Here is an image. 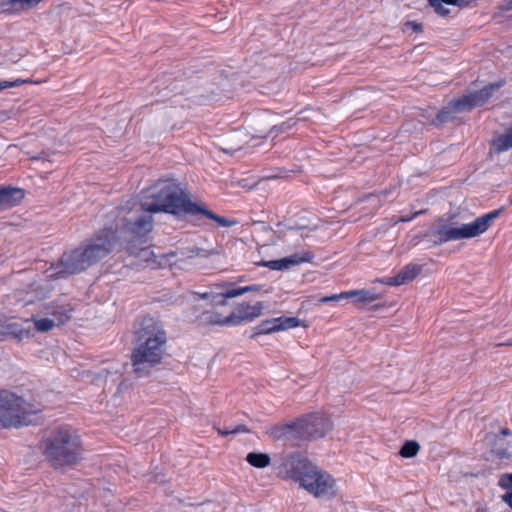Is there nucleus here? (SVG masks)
I'll return each instance as SVG.
<instances>
[{"label":"nucleus","mask_w":512,"mask_h":512,"mask_svg":"<svg viewBox=\"0 0 512 512\" xmlns=\"http://www.w3.org/2000/svg\"><path fill=\"white\" fill-rule=\"evenodd\" d=\"M135 334L137 347L131 355V362L134 373L144 377L149 375L152 367L160 363L166 334L152 317H144Z\"/></svg>","instance_id":"nucleus-1"},{"label":"nucleus","mask_w":512,"mask_h":512,"mask_svg":"<svg viewBox=\"0 0 512 512\" xmlns=\"http://www.w3.org/2000/svg\"><path fill=\"white\" fill-rule=\"evenodd\" d=\"M282 467L287 477L299 482L302 488L317 498L330 499L337 493L335 479L300 454L284 457Z\"/></svg>","instance_id":"nucleus-2"},{"label":"nucleus","mask_w":512,"mask_h":512,"mask_svg":"<svg viewBox=\"0 0 512 512\" xmlns=\"http://www.w3.org/2000/svg\"><path fill=\"white\" fill-rule=\"evenodd\" d=\"M116 241V231L109 229L97 234L85 246L63 253L60 258V273L75 274L86 270L107 256L113 250Z\"/></svg>","instance_id":"nucleus-3"},{"label":"nucleus","mask_w":512,"mask_h":512,"mask_svg":"<svg viewBox=\"0 0 512 512\" xmlns=\"http://www.w3.org/2000/svg\"><path fill=\"white\" fill-rule=\"evenodd\" d=\"M46 460L55 469H66L82 459V444L79 435L69 427H60L43 442Z\"/></svg>","instance_id":"nucleus-4"},{"label":"nucleus","mask_w":512,"mask_h":512,"mask_svg":"<svg viewBox=\"0 0 512 512\" xmlns=\"http://www.w3.org/2000/svg\"><path fill=\"white\" fill-rule=\"evenodd\" d=\"M256 286H246L240 288L228 289L223 292H195L194 291V312L202 309L197 315L199 324L233 326L230 323L231 311L224 312L223 308L227 304L228 298H234L248 291L256 290Z\"/></svg>","instance_id":"nucleus-5"},{"label":"nucleus","mask_w":512,"mask_h":512,"mask_svg":"<svg viewBox=\"0 0 512 512\" xmlns=\"http://www.w3.org/2000/svg\"><path fill=\"white\" fill-rule=\"evenodd\" d=\"M501 209L493 210L477 217L473 222L461 224L444 223L438 220L433 227L426 232L427 237L434 245H441L450 241L474 238L485 233L501 213Z\"/></svg>","instance_id":"nucleus-6"},{"label":"nucleus","mask_w":512,"mask_h":512,"mask_svg":"<svg viewBox=\"0 0 512 512\" xmlns=\"http://www.w3.org/2000/svg\"><path fill=\"white\" fill-rule=\"evenodd\" d=\"M143 207L150 212H166L181 216L192 211V202L174 183L149 189L142 197Z\"/></svg>","instance_id":"nucleus-7"},{"label":"nucleus","mask_w":512,"mask_h":512,"mask_svg":"<svg viewBox=\"0 0 512 512\" xmlns=\"http://www.w3.org/2000/svg\"><path fill=\"white\" fill-rule=\"evenodd\" d=\"M194 71V97L199 104H205L209 101H221L224 98H231L233 92L232 80L224 77L221 73L217 74L215 67L210 64L209 69L204 71L202 64L196 65Z\"/></svg>","instance_id":"nucleus-8"},{"label":"nucleus","mask_w":512,"mask_h":512,"mask_svg":"<svg viewBox=\"0 0 512 512\" xmlns=\"http://www.w3.org/2000/svg\"><path fill=\"white\" fill-rule=\"evenodd\" d=\"M152 213L143 207L142 199L140 203L135 202L131 207L118 208L121 231L127 241L134 243L133 247L147 242V236L153 227Z\"/></svg>","instance_id":"nucleus-9"},{"label":"nucleus","mask_w":512,"mask_h":512,"mask_svg":"<svg viewBox=\"0 0 512 512\" xmlns=\"http://www.w3.org/2000/svg\"><path fill=\"white\" fill-rule=\"evenodd\" d=\"M39 412L34 405L22 397L2 390L0 391V427H19L32 423L31 416Z\"/></svg>","instance_id":"nucleus-10"},{"label":"nucleus","mask_w":512,"mask_h":512,"mask_svg":"<svg viewBox=\"0 0 512 512\" xmlns=\"http://www.w3.org/2000/svg\"><path fill=\"white\" fill-rule=\"evenodd\" d=\"M237 221L215 214L201 202H194V235L204 232L203 239L209 242L213 237V231L219 227H231Z\"/></svg>","instance_id":"nucleus-11"},{"label":"nucleus","mask_w":512,"mask_h":512,"mask_svg":"<svg viewBox=\"0 0 512 512\" xmlns=\"http://www.w3.org/2000/svg\"><path fill=\"white\" fill-rule=\"evenodd\" d=\"M331 419L323 413H313L284 428V434L295 430L303 438L316 439L325 436L332 429Z\"/></svg>","instance_id":"nucleus-12"},{"label":"nucleus","mask_w":512,"mask_h":512,"mask_svg":"<svg viewBox=\"0 0 512 512\" xmlns=\"http://www.w3.org/2000/svg\"><path fill=\"white\" fill-rule=\"evenodd\" d=\"M500 83H493L479 91L463 95L461 98L450 102L453 110L457 112L469 111L473 108L484 105L492 96L493 92L500 88Z\"/></svg>","instance_id":"nucleus-13"},{"label":"nucleus","mask_w":512,"mask_h":512,"mask_svg":"<svg viewBox=\"0 0 512 512\" xmlns=\"http://www.w3.org/2000/svg\"><path fill=\"white\" fill-rule=\"evenodd\" d=\"M300 325V320L296 317H278L262 321L256 328L251 338L258 335L270 334L273 332L295 328Z\"/></svg>","instance_id":"nucleus-14"},{"label":"nucleus","mask_w":512,"mask_h":512,"mask_svg":"<svg viewBox=\"0 0 512 512\" xmlns=\"http://www.w3.org/2000/svg\"><path fill=\"white\" fill-rule=\"evenodd\" d=\"M221 249H205L194 243V266L201 270H210L217 268L220 262Z\"/></svg>","instance_id":"nucleus-15"},{"label":"nucleus","mask_w":512,"mask_h":512,"mask_svg":"<svg viewBox=\"0 0 512 512\" xmlns=\"http://www.w3.org/2000/svg\"><path fill=\"white\" fill-rule=\"evenodd\" d=\"M254 137H257V134L250 137L246 130L239 129L221 139L219 148L225 153H234L241 150Z\"/></svg>","instance_id":"nucleus-16"},{"label":"nucleus","mask_w":512,"mask_h":512,"mask_svg":"<svg viewBox=\"0 0 512 512\" xmlns=\"http://www.w3.org/2000/svg\"><path fill=\"white\" fill-rule=\"evenodd\" d=\"M273 122L274 121L268 112L261 113L258 118L254 120L253 129L257 134V137H264L268 130L284 132L296 124L294 119H290L279 126L274 125Z\"/></svg>","instance_id":"nucleus-17"},{"label":"nucleus","mask_w":512,"mask_h":512,"mask_svg":"<svg viewBox=\"0 0 512 512\" xmlns=\"http://www.w3.org/2000/svg\"><path fill=\"white\" fill-rule=\"evenodd\" d=\"M313 258V254L310 252H304L303 254L295 253L288 257L279 259V260H271V261H260L256 264L258 266L268 267L271 270H286L291 266L299 265L304 262H309Z\"/></svg>","instance_id":"nucleus-18"},{"label":"nucleus","mask_w":512,"mask_h":512,"mask_svg":"<svg viewBox=\"0 0 512 512\" xmlns=\"http://www.w3.org/2000/svg\"><path fill=\"white\" fill-rule=\"evenodd\" d=\"M262 309L263 304L261 302H257L255 305L240 303L231 311L230 323H232L233 326H237L244 321L253 320L261 315Z\"/></svg>","instance_id":"nucleus-19"},{"label":"nucleus","mask_w":512,"mask_h":512,"mask_svg":"<svg viewBox=\"0 0 512 512\" xmlns=\"http://www.w3.org/2000/svg\"><path fill=\"white\" fill-rule=\"evenodd\" d=\"M420 271V266L411 263L404 266L396 276L379 279L377 281L390 286H400L414 280L419 275Z\"/></svg>","instance_id":"nucleus-20"},{"label":"nucleus","mask_w":512,"mask_h":512,"mask_svg":"<svg viewBox=\"0 0 512 512\" xmlns=\"http://www.w3.org/2000/svg\"><path fill=\"white\" fill-rule=\"evenodd\" d=\"M43 0H7L1 3L2 12L16 14L36 7Z\"/></svg>","instance_id":"nucleus-21"},{"label":"nucleus","mask_w":512,"mask_h":512,"mask_svg":"<svg viewBox=\"0 0 512 512\" xmlns=\"http://www.w3.org/2000/svg\"><path fill=\"white\" fill-rule=\"evenodd\" d=\"M24 197V192L19 188L0 187V209L15 206Z\"/></svg>","instance_id":"nucleus-22"},{"label":"nucleus","mask_w":512,"mask_h":512,"mask_svg":"<svg viewBox=\"0 0 512 512\" xmlns=\"http://www.w3.org/2000/svg\"><path fill=\"white\" fill-rule=\"evenodd\" d=\"M512 148V126L504 133L496 136L492 141V149L497 153L508 151Z\"/></svg>","instance_id":"nucleus-23"},{"label":"nucleus","mask_w":512,"mask_h":512,"mask_svg":"<svg viewBox=\"0 0 512 512\" xmlns=\"http://www.w3.org/2000/svg\"><path fill=\"white\" fill-rule=\"evenodd\" d=\"M349 299H353L355 304L371 303L380 298V294L374 289H360L348 291Z\"/></svg>","instance_id":"nucleus-24"},{"label":"nucleus","mask_w":512,"mask_h":512,"mask_svg":"<svg viewBox=\"0 0 512 512\" xmlns=\"http://www.w3.org/2000/svg\"><path fill=\"white\" fill-rule=\"evenodd\" d=\"M492 452L499 458L512 457V442L506 441L505 438L495 435Z\"/></svg>","instance_id":"nucleus-25"},{"label":"nucleus","mask_w":512,"mask_h":512,"mask_svg":"<svg viewBox=\"0 0 512 512\" xmlns=\"http://www.w3.org/2000/svg\"><path fill=\"white\" fill-rule=\"evenodd\" d=\"M0 334L10 336L21 341L25 337L29 336V331L24 329L19 323L13 322L1 325Z\"/></svg>","instance_id":"nucleus-26"},{"label":"nucleus","mask_w":512,"mask_h":512,"mask_svg":"<svg viewBox=\"0 0 512 512\" xmlns=\"http://www.w3.org/2000/svg\"><path fill=\"white\" fill-rule=\"evenodd\" d=\"M71 311L72 309L69 305H56L51 307L48 314L60 326L70 319Z\"/></svg>","instance_id":"nucleus-27"},{"label":"nucleus","mask_w":512,"mask_h":512,"mask_svg":"<svg viewBox=\"0 0 512 512\" xmlns=\"http://www.w3.org/2000/svg\"><path fill=\"white\" fill-rule=\"evenodd\" d=\"M246 461L253 467L265 468L270 465V456L266 453L251 452L247 455Z\"/></svg>","instance_id":"nucleus-28"},{"label":"nucleus","mask_w":512,"mask_h":512,"mask_svg":"<svg viewBox=\"0 0 512 512\" xmlns=\"http://www.w3.org/2000/svg\"><path fill=\"white\" fill-rule=\"evenodd\" d=\"M498 484L500 487L507 490V492L502 495V500L512 508V473L502 475Z\"/></svg>","instance_id":"nucleus-29"},{"label":"nucleus","mask_w":512,"mask_h":512,"mask_svg":"<svg viewBox=\"0 0 512 512\" xmlns=\"http://www.w3.org/2000/svg\"><path fill=\"white\" fill-rule=\"evenodd\" d=\"M420 450V445L417 441H406L400 449L399 454L404 458H411L417 455Z\"/></svg>","instance_id":"nucleus-30"},{"label":"nucleus","mask_w":512,"mask_h":512,"mask_svg":"<svg viewBox=\"0 0 512 512\" xmlns=\"http://www.w3.org/2000/svg\"><path fill=\"white\" fill-rule=\"evenodd\" d=\"M35 329L39 332H48L55 326H59L55 320L51 318H41L34 320Z\"/></svg>","instance_id":"nucleus-31"},{"label":"nucleus","mask_w":512,"mask_h":512,"mask_svg":"<svg viewBox=\"0 0 512 512\" xmlns=\"http://www.w3.org/2000/svg\"><path fill=\"white\" fill-rule=\"evenodd\" d=\"M453 112L456 111L453 110V108L449 104L448 109H443L437 113L436 118L432 121V123L435 125H439L452 121L454 119Z\"/></svg>","instance_id":"nucleus-32"},{"label":"nucleus","mask_w":512,"mask_h":512,"mask_svg":"<svg viewBox=\"0 0 512 512\" xmlns=\"http://www.w3.org/2000/svg\"><path fill=\"white\" fill-rule=\"evenodd\" d=\"M218 432L221 436H228L231 434L246 433L248 429L245 425H236L232 428L219 429Z\"/></svg>","instance_id":"nucleus-33"},{"label":"nucleus","mask_w":512,"mask_h":512,"mask_svg":"<svg viewBox=\"0 0 512 512\" xmlns=\"http://www.w3.org/2000/svg\"><path fill=\"white\" fill-rule=\"evenodd\" d=\"M428 3L440 16H446L449 14V9L443 6L444 2L442 0H428Z\"/></svg>","instance_id":"nucleus-34"},{"label":"nucleus","mask_w":512,"mask_h":512,"mask_svg":"<svg viewBox=\"0 0 512 512\" xmlns=\"http://www.w3.org/2000/svg\"><path fill=\"white\" fill-rule=\"evenodd\" d=\"M343 299H349L348 291L341 292L339 294H333V295H330V296L322 297L320 299V302L321 303H328V302H333V301H340V300H343Z\"/></svg>","instance_id":"nucleus-35"},{"label":"nucleus","mask_w":512,"mask_h":512,"mask_svg":"<svg viewBox=\"0 0 512 512\" xmlns=\"http://www.w3.org/2000/svg\"><path fill=\"white\" fill-rule=\"evenodd\" d=\"M30 80H24V79H16L14 81H1L0 82V91L6 88H13L18 87L24 83H30Z\"/></svg>","instance_id":"nucleus-36"},{"label":"nucleus","mask_w":512,"mask_h":512,"mask_svg":"<svg viewBox=\"0 0 512 512\" xmlns=\"http://www.w3.org/2000/svg\"><path fill=\"white\" fill-rule=\"evenodd\" d=\"M405 26L411 28L414 32H420L422 30L421 24L416 22H406Z\"/></svg>","instance_id":"nucleus-37"},{"label":"nucleus","mask_w":512,"mask_h":512,"mask_svg":"<svg viewBox=\"0 0 512 512\" xmlns=\"http://www.w3.org/2000/svg\"><path fill=\"white\" fill-rule=\"evenodd\" d=\"M442 1L444 2V4H447V5H454V6H457L460 8L464 7L463 0H442Z\"/></svg>","instance_id":"nucleus-38"},{"label":"nucleus","mask_w":512,"mask_h":512,"mask_svg":"<svg viewBox=\"0 0 512 512\" xmlns=\"http://www.w3.org/2000/svg\"><path fill=\"white\" fill-rule=\"evenodd\" d=\"M502 9L505 11L512 10V0L507 1L502 5Z\"/></svg>","instance_id":"nucleus-39"},{"label":"nucleus","mask_w":512,"mask_h":512,"mask_svg":"<svg viewBox=\"0 0 512 512\" xmlns=\"http://www.w3.org/2000/svg\"><path fill=\"white\" fill-rule=\"evenodd\" d=\"M420 213H422V212H421V211H420V212H416V213H414L411 217H402V218L400 219V221H402V222H408V221H410L411 219H413L414 217H416L417 215H419Z\"/></svg>","instance_id":"nucleus-40"},{"label":"nucleus","mask_w":512,"mask_h":512,"mask_svg":"<svg viewBox=\"0 0 512 512\" xmlns=\"http://www.w3.org/2000/svg\"><path fill=\"white\" fill-rule=\"evenodd\" d=\"M510 435V430L508 428H502L501 429V437L505 438L506 436Z\"/></svg>","instance_id":"nucleus-41"},{"label":"nucleus","mask_w":512,"mask_h":512,"mask_svg":"<svg viewBox=\"0 0 512 512\" xmlns=\"http://www.w3.org/2000/svg\"><path fill=\"white\" fill-rule=\"evenodd\" d=\"M498 346H512V338L508 339L506 342L499 344Z\"/></svg>","instance_id":"nucleus-42"},{"label":"nucleus","mask_w":512,"mask_h":512,"mask_svg":"<svg viewBox=\"0 0 512 512\" xmlns=\"http://www.w3.org/2000/svg\"><path fill=\"white\" fill-rule=\"evenodd\" d=\"M475 512H489V511H488V509H487V508H482V507H480V508H477V509L475 510Z\"/></svg>","instance_id":"nucleus-43"}]
</instances>
